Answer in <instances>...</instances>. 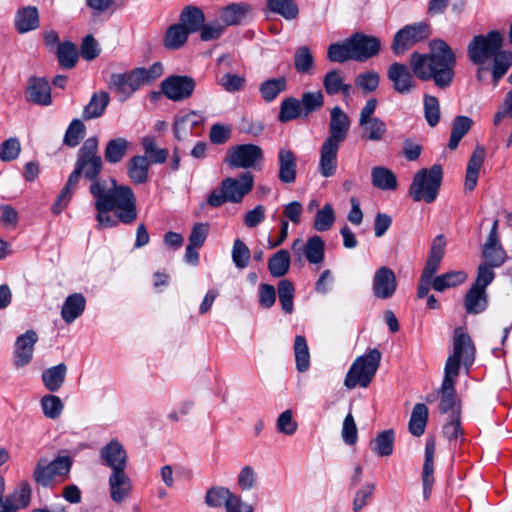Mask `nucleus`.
Here are the masks:
<instances>
[{
  "instance_id": "f257e3e1",
  "label": "nucleus",
  "mask_w": 512,
  "mask_h": 512,
  "mask_svg": "<svg viewBox=\"0 0 512 512\" xmlns=\"http://www.w3.org/2000/svg\"><path fill=\"white\" fill-rule=\"evenodd\" d=\"M429 49L426 54L413 52L410 55L411 69L400 62L388 67L387 78L396 93L408 95L415 90L417 83L413 74L422 81L432 80L440 89L452 85L457 62L454 50L442 39L430 41Z\"/></svg>"
},
{
  "instance_id": "f03ea898",
  "label": "nucleus",
  "mask_w": 512,
  "mask_h": 512,
  "mask_svg": "<svg viewBox=\"0 0 512 512\" xmlns=\"http://www.w3.org/2000/svg\"><path fill=\"white\" fill-rule=\"evenodd\" d=\"M475 352L471 337L461 327L456 328L453 337V352L446 360L444 377L439 389L438 411L441 414L450 413L449 417L461 415L460 401L457 400L455 391L456 378L459 375L461 365L466 371L473 365Z\"/></svg>"
},
{
  "instance_id": "7ed1b4c3",
  "label": "nucleus",
  "mask_w": 512,
  "mask_h": 512,
  "mask_svg": "<svg viewBox=\"0 0 512 512\" xmlns=\"http://www.w3.org/2000/svg\"><path fill=\"white\" fill-rule=\"evenodd\" d=\"M502 44L503 37L496 30L490 31L486 35H476L468 44V57L473 64L478 66L476 77L479 81L484 79V73L488 70L485 63L489 59H493L491 73L495 85L512 65V53L501 51Z\"/></svg>"
},
{
  "instance_id": "20e7f679",
  "label": "nucleus",
  "mask_w": 512,
  "mask_h": 512,
  "mask_svg": "<svg viewBox=\"0 0 512 512\" xmlns=\"http://www.w3.org/2000/svg\"><path fill=\"white\" fill-rule=\"evenodd\" d=\"M328 136L320 147L319 172L323 177L335 174L338 164V152L346 141L351 127L348 114L338 105L330 109Z\"/></svg>"
},
{
  "instance_id": "39448f33",
  "label": "nucleus",
  "mask_w": 512,
  "mask_h": 512,
  "mask_svg": "<svg viewBox=\"0 0 512 512\" xmlns=\"http://www.w3.org/2000/svg\"><path fill=\"white\" fill-rule=\"evenodd\" d=\"M97 229L131 224L137 218L134 194H95Z\"/></svg>"
},
{
  "instance_id": "423d86ee",
  "label": "nucleus",
  "mask_w": 512,
  "mask_h": 512,
  "mask_svg": "<svg viewBox=\"0 0 512 512\" xmlns=\"http://www.w3.org/2000/svg\"><path fill=\"white\" fill-rule=\"evenodd\" d=\"M381 357V352L376 348L357 357L345 376V387L347 389H353L357 385L363 388L368 387L378 370Z\"/></svg>"
},
{
  "instance_id": "0eeeda50",
  "label": "nucleus",
  "mask_w": 512,
  "mask_h": 512,
  "mask_svg": "<svg viewBox=\"0 0 512 512\" xmlns=\"http://www.w3.org/2000/svg\"><path fill=\"white\" fill-rule=\"evenodd\" d=\"M98 150V138L92 136L84 141L77 152L74 166L89 180H94L103 169V161Z\"/></svg>"
},
{
  "instance_id": "6e6552de",
  "label": "nucleus",
  "mask_w": 512,
  "mask_h": 512,
  "mask_svg": "<svg viewBox=\"0 0 512 512\" xmlns=\"http://www.w3.org/2000/svg\"><path fill=\"white\" fill-rule=\"evenodd\" d=\"M263 161V150L255 144H240L230 148L225 162L233 168H256Z\"/></svg>"
},
{
  "instance_id": "1a4fd4ad",
  "label": "nucleus",
  "mask_w": 512,
  "mask_h": 512,
  "mask_svg": "<svg viewBox=\"0 0 512 512\" xmlns=\"http://www.w3.org/2000/svg\"><path fill=\"white\" fill-rule=\"evenodd\" d=\"M429 34V25L425 22L406 25L394 35L391 48L395 55H402L414 44L428 38Z\"/></svg>"
},
{
  "instance_id": "9d476101",
  "label": "nucleus",
  "mask_w": 512,
  "mask_h": 512,
  "mask_svg": "<svg viewBox=\"0 0 512 512\" xmlns=\"http://www.w3.org/2000/svg\"><path fill=\"white\" fill-rule=\"evenodd\" d=\"M71 467L69 457H57L51 462L47 459H40L35 467L33 478L35 482L43 487L49 486L57 476L66 475Z\"/></svg>"
},
{
  "instance_id": "9b49d317",
  "label": "nucleus",
  "mask_w": 512,
  "mask_h": 512,
  "mask_svg": "<svg viewBox=\"0 0 512 512\" xmlns=\"http://www.w3.org/2000/svg\"><path fill=\"white\" fill-rule=\"evenodd\" d=\"M195 87V80L187 75H172L161 83L162 93L166 98L175 102L190 98Z\"/></svg>"
},
{
  "instance_id": "f8f14e48",
  "label": "nucleus",
  "mask_w": 512,
  "mask_h": 512,
  "mask_svg": "<svg viewBox=\"0 0 512 512\" xmlns=\"http://www.w3.org/2000/svg\"><path fill=\"white\" fill-rule=\"evenodd\" d=\"M349 46L353 54V60L365 62L379 54L381 41L376 36L356 32L349 37Z\"/></svg>"
},
{
  "instance_id": "ddd939ff",
  "label": "nucleus",
  "mask_w": 512,
  "mask_h": 512,
  "mask_svg": "<svg viewBox=\"0 0 512 512\" xmlns=\"http://www.w3.org/2000/svg\"><path fill=\"white\" fill-rule=\"evenodd\" d=\"M143 73L137 68L127 73H113L108 83L109 88L121 95L122 100H126L143 85Z\"/></svg>"
},
{
  "instance_id": "4468645a",
  "label": "nucleus",
  "mask_w": 512,
  "mask_h": 512,
  "mask_svg": "<svg viewBox=\"0 0 512 512\" xmlns=\"http://www.w3.org/2000/svg\"><path fill=\"white\" fill-rule=\"evenodd\" d=\"M442 179L441 165L434 164L430 169L423 168L415 174L409 192H438Z\"/></svg>"
},
{
  "instance_id": "2eb2a0df",
  "label": "nucleus",
  "mask_w": 512,
  "mask_h": 512,
  "mask_svg": "<svg viewBox=\"0 0 512 512\" xmlns=\"http://www.w3.org/2000/svg\"><path fill=\"white\" fill-rule=\"evenodd\" d=\"M397 285L396 275L391 268L381 266L375 271L372 279V291L377 299L392 298L397 290Z\"/></svg>"
},
{
  "instance_id": "dca6fc26",
  "label": "nucleus",
  "mask_w": 512,
  "mask_h": 512,
  "mask_svg": "<svg viewBox=\"0 0 512 512\" xmlns=\"http://www.w3.org/2000/svg\"><path fill=\"white\" fill-rule=\"evenodd\" d=\"M102 464L112 471H124L127 467V452L118 440H111L100 449Z\"/></svg>"
},
{
  "instance_id": "f3484780",
  "label": "nucleus",
  "mask_w": 512,
  "mask_h": 512,
  "mask_svg": "<svg viewBox=\"0 0 512 512\" xmlns=\"http://www.w3.org/2000/svg\"><path fill=\"white\" fill-rule=\"evenodd\" d=\"M38 341L36 331L30 329L19 335L15 341L14 365L23 367L29 364L33 358L34 346Z\"/></svg>"
},
{
  "instance_id": "a211bd4d",
  "label": "nucleus",
  "mask_w": 512,
  "mask_h": 512,
  "mask_svg": "<svg viewBox=\"0 0 512 512\" xmlns=\"http://www.w3.org/2000/svg\"><path fill=\"white\" fill-rule=\"evenodd\" d=\"M204 118L195 111H191L174 124V134L178 140L187 139L189 136H199L202 132Z\"/></svg>"
},
{
  "instance_id": "6ab92c4d",
  "label": "nucleus",
  "mask_w": 512,
  "mask_h": 512,
  "mask_svg": "<svg viewBox=\"0 0 512 512\" xmlns=\"http://www.w3.org/2000/svg\"><path fill=\"white\" fill-rule=\"evenodd\" d=\"M323 87L327 95L341 94L344 98L350 97L352 86L345 82V74L341 69L333 68L323 77Z\"/></svg>"
},
{
  "instance_id": "aec40b11",
  "label": "nucleus",
  "mask_w": 512,
  "mask_h": 512,
  "mask_svg": "<svg viewBox=\"0 0 512 512\" xmlns=\"http://www.w3.org/2000/svg\"><path fill=\"white\" fill-rule=\"evenodd\" d=\"M108 484L110 497L118 504L125 501L132 491L131 479L125 470L112 471L108 479Z\"/></svg>"
},
{
  "instance_id": "412c9836",
  "label": "nucleus",
  "mask_w": 512,
  "mask_h": 512,
  "mask_svg": "<svg viewBox=\"0 0 512 512\" xmlns=\"http://www.w3.org/2000/svg\"><path fill=\"white\" fill-rule=\"evenodd\" d=\"M26 98L29 102L48 106L52 103L51 87L45 78L31 77L26 90Z\"/></svg>"
},
{
  "instance_id": "4be33fe9",
  "label": "nucleus",
  "mask_w": 512,
  "mask_h": 512,
  "mask_svg": "<svg viewBox=\"0 0 512 512\" xmlns=\"http://www.w3.org/2000/svg\"><path fill=\"white\" fill-rule=\"evenodd\" d=\"M434 453L435 443L433 440H427L425 446V459L422 468V486H423V498L428 500L431 496L433 485L435 482L434 478Z\"/></svg>"
},
{
  "instance_id": "5701e85b",
  "label": "nucleus",
  "mask_w": 512,
  "mask_h": 512,
  "mask_svg": "<svg viewBox=\"0 0 512 512\" xmlns=\"http://www.w3.org/2000/svg\"><path fill=\"white\" fill-rule=\"evenodd\" d=\"M278 178L282 183L290 184L296 180L297 163L295 153L288 148L278 152Z\"/></svg>"
},
{
  "instance_id": "b1692460",
  "label": "nucleus",
  "mask_w": 512,
  "mask_h": 512,
  "mask_svg": "<svg viewBox=\"0 0 512 512\" xmlns=\"http://www.w3.org/2000/svg\"><path fill=\"white\" fill-rule=\"evenodd\" d=\"M484 265L494 268L501 267L507 259V253L500 240H486L482 246Z\"/></svg>"
},
{
  "instance_id": "393cba45",
  "label": "nucleus",
  "mask_w": 512,
  "mask_h": 512,
  "mask_svg": "<svg viewBox=\"0 0 512 512\" xmlns=\"http://www.w3.org/2000/svg\"><path fill=\"white\" fill-rule=\"evenodd\" d=\"M132 143L124 137L110 139L104 148V159L109 164L121 162L131 149Z\"/></svg>"
},
{
  "instance_id": "a878e982",
  "label": "nucleus",
  "mask_w": 512,
  "mask_h": 512,
  "mask_svg": "<svg viewBox=\"0 0 512 512\" xmlns=\"http://www.w3.org/2000/svg\"><path fill=\"white\" fill-rule=\"evenodd\" d=\"M86 300L80 293L69 295L63 303L61 309L62 319L70 324L75 321L85 310Z\"/></svg>"
},
{
  "instance_id": "bb28decb",
  "label": "nucleus",
  "mask_w": 512,
  "mask_h": 512,
  "mask_svg": "<svg viewBox=\"0 0 512 512\" xmlns=\"http://www.w3.org/2000/svg\"><path fill=\"white\" fill-rule=\"evenodd\" d=\"M464 307L467 314L477 315L488 307V294L486 291L470 287L464 297Z\"/></svg>"
},
{
  "instance_id": "cd10ccee",
  "label": "nucleus",
  "mask_w": 512,
  "mask_h": 512,
  "mask_svg": "<svg viewBox=\"0 0 512 512\" xmlns=\"http://www.w3.org/2000/svg\"><path fill=\"white\" fill-rule=\"evenodd\" d=\"M484 158H485L484 148H476L475 151L470 156L468 164H467L465 183H464L466 190L472 191L473 189H475V187L477 185L479 171L483 165Z\"/></svg>"
},
{
  "instance_id": "c85d7f7f",
  "label": "nucleus",
  "mask_w": 512,
  "mask_h": 512,
  "mask_svg": "<svg viewBox=\"0 0 512 512\" xmlns=\"http://www.w3.org/2000/svg\"><path fill=\"white\" fill-rule=\"evenodd\" d=\"M150 162L146 156H133L127 162V175L135 184L145 183L148 179Z\"/></svg>"
},
{
  "instance_id": "c756f323",
  "label": "nucleus",
  "mask_w": 512,
  "mask_h": 512,
  "mask_svg": "<svg viewBox=\"0 0 512 512\" xmlns=\"http://www.w3.org/2000/svg\"><path fill=\"white\" fill-rule=\"evenodd\" d=\"M110 102V96L105 91L93 93L90 101L83 109V119H96L103 115Z\"/></svg>"
},
{
  "instance_id": "7c9ffc66",
  "label": "nucleus",
  "mask_w": 512,
  "mask_h": 512,
  "mask_svg": "<svg viewBox=\"0 0 512 512\" xmlns=\"http://www.w3.org/2000/svg\"><path fill=\"white\" fill-rule=\"evenodd\" d=\"M205 22L203 11L197 6H186L180 14V24L189 32L194 33L202 28Z\"/></svg>"
},
{
  "instance_id": "2f4dec72",
  "label": "nucleus",
  "mask_w": 512,
  "mask_h": 512,
  "mask_svg": "<svg viewBox=\"0 0 512 512\" xmlns=\"http://www.w3.org/2000/svg\"><path fill=\"white\" fill-rule=\"evenodd\" d=\"M428 415L429 411L425 404L417 403L414 405L408 424L409 432L413 436L420 437L424 434L428 421Z\"/></svg>"
},
{
  "instance_id": "473e14b6",
  "label": "nucleus",
  "mask_w": 512,
  "mask_h": 512,
  "mask_svg": "<svg viewBox=\"0 0 512 512\" xmlns=\"http://www.w3.org/2000/svg\"><path fill=\"white\" fill-rule=\"evenodd\" d=\"M359 126L362 129L361 138L367 141H382L387 132V126L380 118L359 121Z\"/></svg>"
},
{
  "instance_id": "72a5a7b5",
  "label": "nucleus",
  "mask_w": 512,
  "mask_h": 512,
  "mask_svg": "<svg viewBox=\"0 0 512 512\" xmlns=\"http://www.w3.org/2000/svg\"><path fill=\"white\" fill-rule=\"evenodd\" d=\"M440 263L441 261L427 258L417 287L418 298H424L429 293Z\"/></svg>"
},
{
  "instance_id": "f704fd0d",
  "label": "nucleus",
  "mask_w": 512,
  "mask_h": 512,
  "mask_svg": "<svg viewBox=\"0 0 512 512\" xmlns=\"http://www.w3.org/2000/svg\"><path fill=\"white\" fill-rule=\"evenodd\" d=\"M66 374L67 366L64 363H60L46 369L42 373V381L49 391L56 392L62 387Z\"/></svg>"
},
{
  "instance_id": "c9c22d12",
  "label": "nucleus",
  "mask_w": 512,
  "mask_h": 512,
  "mask_svg": "<svg viewBox=\"0 0 512 512\" xmlns=\"http://www.w3.org/2000/svg\"><path fill=\"white\" fill-rule=\"evenodd\" d=\"M467 274L464 271H448L434 278L431 288L437 292H443L446 289L456 287L464 283Z\"/></svg>"
},
{
  "instance_id": "e433bc0d",
  "label": "nucleus",
  "mask_w": 512,
  "mask_h": 512,
  "mask_svg": "<svg viewBox=\"0 0 512 512\" xmlns=\"http://www.w3.org/2000/svg\"><path fill=\"white\" fill-rule=\"evenodd\" d=\"M254 186V176L247 171L238 178H226L221 183L220 192H250Z\"/></svg>"
},
{
  "instance_id": "4c0bfd02",
  "label": "nucleus",
  "mask_w": 512,
  "mask_h": 512,
  "mask_svg": "<svg viewBox=\"0 0 512 512\" xmlns=\"http://www.w3.org/2000/svg\"><path fill=\"white\" fill-rule=\"evenodd\" d=\"M16 28L20 33H26L39 26V15L36 7L28 6L20 10L16 16Z\"/></svg>"
},
{
  "instance_id": "58836bf2",
  "label": "nucleus",
  "mask_w": 512,
  "mask_h": 512,
  "mask_svg": "<svg viewBox=\"0 0 512 512\" xmlns=\"http://www.w3.org/2000/svg\"><path fill=\"white\" fill-rule=\"evenodd\" d=\"M371 177L373 185L380 190H395L397 188V178L388 168L374 167Z\"/></svg>"
},
{
  "instance_id": "ea45409f",
  "label": "nucleus",
  "mask_w": 512,
  "mask_h": 512,
  "mask_svg": "<svg viewBox=\"0 0 512 512\" xmlns=\"http://www.w3.org/2000/svg\"><path fill=\"white\" fill-rule=\"evenodd\" d=\"M303 252L309 263H321L325 256V243L323 239L318 235L310 237L303 246Z\"/></svg>"
},
{
  "instance_id": "a19ab883",
  "label": "nucleus",
  "mask_w": 512,
  "mask_h": 512,
  "mask_svg": "<svg viewBox=\"0 0 512 512\" xmlns=\"http://www.w3.org/2000/svg\"><path fill=\"white\" fill-rule=\"evenodd\" d=\"M472 124L473 121L468 116L455 117L452 124L451 135L448 143V148L450 150H454L458 147L459 142L471 129Z\"/></svg>"
},
{
  "instance_id": "79ce46f5",
  "label": "nucleus",
  "mask_w": 512,
  "mask_h": 512,
  "mask_svg": "<svg viewBox=\"0 0 512 512\" xmlns=\"http://www.w3.org/2000/svg\"><path fill=\"white\" fill-rule=\"evenodd\" d=\"M145 155L151 164H163L166 162L169 151L166 148H158L154 137L145 136L141 140Z\"/></svg>"
},
{
  "instance_id": "37998d69",
  "label": "nucleus",
  "mask_w": 512,
  "mask_h": 512,
  "mask_svg": "<svg viewBox=\"0 0 512 512\" xmlns=\"http://www.w3.org/2000/svg\"><path fill=\"white\" fill-rule=\"evenodd\" d=\"M287 88V80L285 77L271 78L259 87L260 94L266 102H272L278 95L284 92Z\"/></svg>"
},
{
  "instance_id": "c03bdc74",
  "label": "nucleus",
  "mask_w": 512,
  "mask_h": 512,
  "mask_svg": "<svg viewBox=\"0 0 512 512\" xmlns=\"http://www.w3.org/2000/svg\"><path fill=\"white\" fill-rule=\"evenodd\" d=\"M293 349L296 369L301 373L306 372L310 367V353L304 336L297 335L295 337Z\"/></svg>"
},
{
  "instance_id": "a18cd8bd",
  "label": "nucleus",
  "mask_w": 512,
  "mask_h": 512,
  "mask_svg": "<svg viewBox=\"0 0 512 512\" xmlns=\"http://www.w3.org/2000/svg\"><path fill=\"white\" fill-rule=\"evenodd\" d=\"M290 267V255L285 249L273 254L268 261V269L272 276L282 277L287 274Z\"/></svg>"
},
{
  "instance_id": "49530a36",
  "label": "nucleus",
  "mask_w": 512,
  "mask_h": 512,
  "mask_svg": "<svg viewBox=\"0 0 512 512\" xmlns=\"http://www.w3.org/2000/svg\"><path fill=\"white\" fill-rule=\"evenodd\" d=\"M372 451L378 456L386 457L393 453L394 431L384 430L371 442Z\"/></svg>"
},
{
  "instance_id": "de8ad7c7",
  "label": "nucleus",
  "mask_w": 512,
  "mask_h": 512,
  "mask_svg": "<svg viewBox=\"0 0 512 512\" xmlns=\"http://www.w3.org/2000/svg\"><path fill=\"white\" fill-rule=\"evenodd\" d=\"M233 492L223 486H214L207 490L205 495V503L211 508H226L227 503L232 497Z\"/></svg>"
},
{
  "instance_id": "09e8293b",
  "label": "nucleus",
  "mask_w": 512,
  "mask_h": 512,
  "mask_svg": "<svg viewBox=\"0 0 512 512\" xmlns=\"http://www.w3.org/2000/svg\"><path fill=\"white\" fill-rule=\"evenodd\" d=\"M301 115H303V111L301 108V103L297 98L288 97L281 102L278 115V120L281 123L295 120Z\"/></svg>"
},
{
  "instance_id": "8fccbe9b",
  "label": "nucleus",
  "mask_w": 512,
  "mask_h": 512,
  "mask_svg": "<svg viewBox=\"0 0 512 512\" xmlns=\"http://www.w3.org/2000/svg\"><path fill=\"white\" fill-rule=\"evenodd\" d=\"M190 33L180 24L170 26L165 34L164 44L168 49H178L187 41Z\"/></svg>"
},
{
  "instance_id": "3c124183",
  "label": "nucleus",
  "mask_w": 512,
  "mask_h": 512,
  "mask_svg": "<svg viewBox=\"0 0 512 512\" xmlns=\"http://www.w3.org/2000/svg\"><path fill=\"white\" fill-rule=\"evenodd\" d=\"M250 10V6L243 3H233L221 11V20L225 25H236L244 18L246 13Z\"/></svg>"
},
{
  "instance_id": "603ef678",
  "label": "nucleus",
  "mask_w": 512,
  "mask_h": 512,
  "mask_svg": "<svg viewBox=\"0 0 512 512\" xmlns=\"http://www.w3.org/2000/svg\"><path fill=\"white\" fill-rule=\"evenodd\" d=\"M79 57L78 49L71 42H64L58 45L57 58L63 68L70 69L75 66Z\"/></svg>"
},
{
  "instance_id": "864d4df0",
  "label": "nucleus",
  "mask_w": 512,
  "mask_h": 512,
  "mask_svg": "<svg viewBox=\"0 0 512 512\" xmlns=\"http://www.w3.org/2000/svg\"><path fill=\"white\" fill-rule=\"evenodd\" d=\"M327 58L334 63H344L348 60H353V54L349 46V38L329 45Z\"/></svg>"
},
{
  "instance_id": "5fc2aeb1",
  "label": "nucleus",
  "mask_w": 512,
  "mask_h": 512,
  "mask_svg": "<svg viewBox=\"0 0 512 512\" xmlns=\"http://www.w3.org/2000/svg\"><path fill=\"white\" fill-rule=\"evenodd\" d=\"M336 220L335 212L331 204H325L315 215L313 228L318 232L328 231Z\"/></svg>"
},
{
  "instance_id": "6e6d98bb",
  "label": "nucleus",
  "mask_w": 512,
  "mask_h": 512,
  "mask_svg": "<svg viewBox=\"0 0 512 512\" xmlns=\"http://www.w3.org/2000/svg\"><path fill=\"white\" fill-rule=\"evenodd\" d=\"M295 289L292 282L288 279H283L278 283V296L281 307L286 314H291L294 310Z\"/></svg>"
},
{
  "instance_id": "4d7b16f0",
  "label": "nucleus",
  "mask_w": 512,
  "mask_h": 512,
  "mask_svg": "<svg viewBox=\"0 0 512 512\" xmlns=\"http://www.w3.org/2000/svg\"><path fill=\"white\" fill-rule=\"evenodd\" d=\"M268 8L287 20L295 19L298 15V6L294 0H267Z\"/></svg>"
},
{
  "instance_id": "13d9d810",
  "label": "nucleus",
  "mask_w": 512,
  "mask_h": 512,
  "mask_svg": "<svg viewBox=\"0 0 512 512\" xmlns=\"http://www.w3.org/2000/svg\"><path fill=\"white\" fill-rule=\"evenodd\" d=\"M294 66L301 74H312L314 58L307 46L299 47L294 54Z\"/></svg>"
},
{
  "instance_id": "bf43d9fd",
  "label": "nucleus",
  "mask_w": 512,
  "mask_h": 512,
  "mask_svg": "<svg viewBox=\"0 0 512 512\" xmlns=\"http://www.w3.org/2000/svg\"><path fill=\"white\" fill-rule=\"evenodd\" d=\"M301 108L303 116L306 117L310 113L320 110L324 105V95L321 91L305 92L301 100Z\"/></svg>"
},
{
  "instance_id": "052dcab7",
  "label": "nucleus",
  "mask_w": 512,
  "mask_h": 512,
  "mask_svg": "<svg viewBox=\"0 0 512 512\" xmlns=\"http://www.w3.org/2000/svg\"><path fill=\"white\" fill-rule=\"evenodd\" d=\"M424 117L430 127L440 121V104L435 96L425 94L423 98Z\"/></svg>"
},
{
  "instance_id": "680f3d73",
  "label": "nucleus",
  "mask_w": 512,
  "mask_h": 512,
  "mask_svg": "<svg viewBox=\"0 0 512 512\" xmlns=\"http://www.w3.org/2000/svg\"><path fill=\"white\" fill-rule=\"evenodd\" d=\"M89 192H132L128 186H118L112 177L95 178Z\"/></svg>"
},
{
  "instance_id": "e2e57ef3",
  "label": "nucleus",
  "mask_w": 512,
  "mask_h": 512,
  "mask_svg": "<svg viewBox=\"0 0 512 512\" xmlns=\"http://www.w3.org/2000/svg\"><path fill=\"white\" fill-rule=\"evenodd\" d=\"M85 134V125L79 119H73L69 124L63 143L69 147H76Z\"/></svg>"
},
{
  "instance_id": "0e129e2a",
  "label": "nucleus",
  "mask_w": 512,
  "mask_h": 512,
  "mask_svg": "<svg viewBox=\"0 0 512 512\" xmlns=\"http://www.w3.org/2000/svg\"><path fill=\"white\" fill-rule=\"evenodd\" d=\"M31 498V489L28 484H23L19 490L5 498L3 504H10V507L18 512L19 509L28 506Z\"/></svg>"
},
{
  "instance_id": "69168bd1",
  "label": "nucleus",
  "mask_w": 512,
  "mask_h": 512,
  "mask_svg": "<svg viewBox=\"0 0 512 512\" xmlns=\"http://www.w3.org/2000/svg\"><path fill=\"white\" fill-rule=\"evenodd\" d=\"M251 258V252L247 245L240 239H236L232 248V260L235 266L239 269H244L248 266Z\"/></svg>"
},
{
  "instance_id": "338daca9",
  "label": "nucleus",
  "mask_w": 512,
  "mask_h": 512,
  "mask_svg": "<svg viewBox=\"0 0 512 512\" xmlns=\"http://www.w3.org/2000/svg\"><path fill=\"white\" fill-rule=\"evenodd\" d=\"M380 76L376 71L360 73L355 77V85L364 92H373L379 86Z\"/></svg>"
},
{
  "instance_id": "774afa93",
  "label": "nucleus",
  "mask_w": 512,
  "mask_h": 512,
  "mask_svg": "<svg viewBox=\"0 0 512 512\" xmlns=\"http://www.w3.org/2000/svg\"><path fill=\"white\" fill-rule=\"evenodd\" d=\"M41 407L44 415L50 419L58 418L63 410L61 399L55 395H45L41 399Z\"/></svg>"
}]
</instances>
